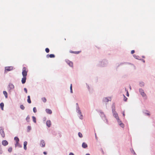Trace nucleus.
Wrapping results in <instances>:
<instances>
[{
	"mask_svg": "<svg viewBox=\"0 0 155 155\" xmlns=\"http://www.w3.org/2000/svg\"><path fill=\"white\" fill-rule=\"evenodd\" d=\"M28 71L25 67H24L22 69V75L23 77H26L27 75Z\"/></svg>",
	"mask_w": 155,
	"mask_h": 155,
	"instance_id": "f257e3e1",
	"label": "nucleus"
},
{
	"mask_svg": "<svg viewBox=\"0 0 155 155\" xmlns=\"http://www.w3.org/2000/svg\"><path fill=\"white\" fill-rule=\"evenodd\" d=\"M13 66H8L5 67V73L7 71H10L13 69Z\"/></svg>",
	"mask_w": 155,
	"mask_h": 155,
	"instance_id": "f03ea898",
	"label": "nucleus"
},
{
	"mask_svg": "<svg viewBox=\"0 0 155 155\" xmlns=\"http://www.w3.org/2000/svg\"><path fill=\"white\" fill-rule=\"evenodd\" d=\"M140 92L141 95L143 97H144L145 99H147V97L146 94L144 92L143 90L142 89H140Z\"/></svg>",
	"mask_w": 155,
	"mask_h": 155,
	"instance_id": "7ed1b4c3",
	"label": "nucleus"
},
{
	"mask_svg": "<svg viewBox=\"0 0 155 155\" xmlns=\"http://www.w3.org/2000/svg\"><path fill=\"white\" fill-rule=\"evenodd\" d=\"M8 89L9 91H10L11 90L13 89L14 88V86L12 84L10 83L8 86Z\"/></svg>",
	"mask_w": 155,
	"mask_h": 155,
	"instance_id": "20e7f679",
	"label": "nucleus"
},
{
	"mask_svg": "<svg viewBox=\"0 0 155 155\" xmlns=\"http://www.w3.org/2000/svg\"><path fill=\"white\" fill-rule=\"evenodd\" d=\"M0 133L1 135L3 137H5V134L4 131L3 129H1L0 130Z\"/></svg>",
	"mask_w": 155,
	"mask_h": 155,
	"instance_id": "39448f33",
	"label": "nucleus"
},
{
	"mask_svg": "<svg viewBox=\"0 0 155 155\" xmlns=\"http://www.w3.org/2000/svg\"><path fill=\"white\" fill-rule=\"evenodd\" d=\"M2 144L3 145L5 146L8 144V142L6 140H3L2 142Z\"/></svg>",
	"mask_w": 155,
	"mask_h": 155,
	"instance_id": "423d86ee",
	"label": "nucleus"
},
{
	"mask_svg": "<svg viewBox=\"0 0 155 155\" xmlns=\"http://www.w3.org/2000/svg\"><path fill=\"white\" fill-rule=\"evenodd\" d=\"M110 100V98L109 97H105L103 99V101L104 102H108Z\"/></svg>",
	"mask_w": 155,
	"mask_h": 155,
	"instance_id": "0eeeda50",
	"label": "nucleus"
},
{
	"mask_svg": "<svg viewBox=\"0 0 155 155\" xmlns=\"http://www.w3.org/2000/svg\"><path fill=\"white\" fill-rule=\"evenodd\" d=\"M40 145L42 147H44L45 146V143L43 140H42L41 141Z\"/></svg>",
	"mask_w": 155,
	"mask_h": 155,
	"instance_id": "6e6552de",
	"label": "nucleus"
},
{
	"mask_svg": "<svg viewBox=\"0 0 155 155\" xmlns=\"http://www.w3.org/2000/svg\"><path fill=\"white\" fill-rule=\"evenodd\" d=\"M118 122L119 125L122 127H124V124L122 123L121 121L119 119H118Z\"/></svg>",
	"mask_w": 155,
	"mask_h": 155,
	"instance_id": "1a4fd4ad",
	"label": "nucleus"
},
{
	"mask_svg": "<svg viewBox=\"0 0 155 155\" xmlns=\"http://www.w3.org/2000/svg\"><path fill=\"white\" fill-rule=\"evenodd\" d=\"M67 63L71 67H72L73 65V63L69 60L66 61Z\"/></svg>",
	"mask_w": 155,
	"mask_h": 155,
	"instance_id": "9d476101",
	"label": "nucleus"
},
{
	"mask_svg": "<svg viewBox=\"0 0 155 155\" xmlns=\"http://www.w3.org/2000/svg\"><path fill=\"white\" fill-rule=\"evenodd\" d=\"M47 57L48 58H54L55 57V55L54 54H51L50 55L48 54L47 55Z\"/></svg>",
	"mask_w": 155,
	"mask_h": 155,
	"instance_id": "9b49d317",
	"label": "nucleus"
},
{
	"mask_svg": "<svg viewBox=\"0 0 155 155\" xmlns=\"http://www.w3.org/2000/svg\"><path fill=\"white\" fill-rule=\"evenodd\" d=\"M46 111L48 114H51L52 113V111L51 110L48 109H46Z\"/></svg>",
	"mask_w": 155,
	"mask_h": 155,
	"instance_id": "f8f14e48",
	"label": "nucleus"
},
{
	"mask_svg": "<svg viewBox=\"0 0 155 155\" xmlns=\"http://www.w3.org/2000/svg\"><path fill=\"white\" fill-rule=\"evenodd\" d=\"M26 79V77H23V78H22L21 82L23 84H24L25 83Z\"/></svg>",
	"mask_w": 155,
	"mask_h": 155,
	"instance_id": "ddd939ff",
	"label": "nucleus"
},
{
	"mask_svg": "<svg viewBox=\"0 0 155 155\" xmlns=\"http://www.w3.org/2000/svg\"><path fill=\"white\" fill-rule=\"evenodd\" d=\"M46 124L47 126L48 127H50L51 126V122L49 120H48L47 121Z\"/></svg>",
	"mask_w": 155,
	"mask_h": 155,
	"instance_id": "4468645a",
	"label": "nucleus"
},
{
	"mask_svg": "<svg viewBox=\"0 0 155 155\" xmlns=\"http://www.w3.org/2000/svg\"><path fill=\"white\" fill-rule=\"evenodd\" d=\"M82 147L84 148H85L87 147V145L84 142L82 144Z\"/></svg>",
	"mask_w": 155,
	"mask_h": 155,
	"instance_id": "2eb2a0df",
	"label": "nucleus"
},
{
	"mask_svg": "<svg viewBox=\"0 0 155 155\" xmlns=\"http://www.w3.org/2000/svg\"><path fill=\"white\" fill-rule=\"evenodd\" d=\"M27 144V142L26 141H25L24 143V148L25 150H26L27 147L26 146Z\"/></svg>",
	"mask_w": 155,
	"mask_h": 155,
	"instance_id": "dca6fc26",
	"label": "nucleus"
},
{
	"mask_svg": "<svg viewBox=\"0 0 155 155\" xmlns=\"http://www.w3.org/2000/svg\"><path fill=\"white\" fill-rule=\"evenodd\" d=\"M4 107V104L3 103H1L0 104V107L2 110H3V108Z\"/></svg>",
	"mask_w": 155,
	"mask_h": 155,
	"instance_id": "f3484780",
	"label": "nucleus"
},
{
	"mask_svg": "<svg viewBox=\"0 0 155 155\" xmlns=\"http://www.w3.org/2000/svg\"><path fill=\"white\" fill-rule=\"evenodd\" d=\"M27 101L28 103L29 104H30L31 103V101L30 99V96L29 95L28 96Z\"/></svg>",
	"mask_w": 155,
	"mask_h": 155,
	"instance_id": "a211bd4d",
	"label": "nucleus"
},
{
	"mask_svg": "<svg viewBox=\"0 0 155 155\" xmlns=\"http://www.w3.org/2000/svg\"><path fill=\"white\" fill-rule=\"evenodd\" d=\"M3 93L5 96V98H7L8 97V94L6 91H3Z\"/></svg>",
	"mask_w": 155,
	"mask_h": 155,
	"instance_id": "6ab92c4d",
	"label": "nucleus"
},
{
	"mask_svg": "<svg viewBox=\"0 0 155 155\" xmlns=\"http://www.w3.org/2000/svg\"><path fill=\"white\" fill-rule=\"evenodd\" d=\"M15 147H21V146L19 143V142L16 143L15 144Z\"/></svg>",
	"mask_w": 155,
	"mask_h": 155,
	"instance_id": "aec40b11",
	"label": "nucleus"
},
{
	"mask_svg": "<svg viewBox=\"0 0 155 155\" xmlns=\"http://www.w3.org/2000/svg\"><path fill=\"white\" fill-rule=\"evenodd\" d=\"M78 111V113L80 115H81V117H80V118L81 119H82V115L81 114V110H79V109H78V110H77Z\"/></svg>",
	"mask_w": 155,
	"mask_h": 155,
	"instance_id": "412c9836",
	"label": "nucleus"
},
{
	"mask_svg": "<svg viewBox=\"0 0 155 155\" xmlns=\"http://www.w3.org/2000/svg\"><path fill=\"white\" fill-rule=\"evenodd\" d=\"M14 140L16 141V143L18 142L19 141V139L17 137H15V138H14Z\"/></svg>",
	"mask_w": 155,
	"mask_h": 155,
	"instance_id": "4be33fe9",
	"label": "nucleus"
},
{
	"mask_svg": "<svg viewBox=\"0 0 155 155\" xmlns=\"http://www.w3.org/2000/svg\"><path fill=\"white\" fill-rule=\"evenodd\" d=\"M32 120H33V122L34 123H36V120L35 117L34 116H32Z\"/></svg>",
	"mask_w": 155,
	"mask_h": 155,
	"instance_id": "5701e85b",
	"label": "nucleus"
},
{
	"mask_svg": "<svg viewBox=\"0 0 155 155\" xmlns=\"http://www.w3.org/2000/svg\"><path fill=\"white\" fill-rule=\"evenodd\" d=\"M42 100L43 101V102L44 103L46 102L47 101L46 98L45 97L42 98Z\"/></svg>",
	"mask_w": 155,
	"mask_h": 155,
	"instance_id": "b1692460",
	"label": "nucleus"
},
{
	"mask_svg": "<svg viewBox=\"0 0 155 155\" xmlns=\"http://www.w3.org/2000/svg\"><path fill=\"white\" fill-rule=\"evenodd\" d=\"M144 112L145 113V114H147V115L149 116L150 115L149 112H148V111L146 110H145Z\"/></svg>",
	"mask_w": 155,
	"mask_h": 155,
	"instance_id": "393cba45",
	"label": "nucleus"
},
{
	"mask_svg": "<svg viewBox=\"0 0 155 155\" xmlns=\"http://www.w3.org/2000/svg\"><path fill=\"white\" fill-rule=\"evenodd\" d=\"M12 147H10L8 149V151L9 152H11L12 151Z\"/></svg>",
	"mask_w": 155,
	"mask_h": 155,
	"instance_id": "a878e982",
	"label": "nucleus"
},
{
	"mask_svg": "<svg viewBox=\"0 0 155 155\" xmlns=\"http://www.w3.org/2000/svg\"><path fill=\"white\" fill-rule=\"evenodd\" d=\"M20 107L22 110H24L25 108L23 105H20Z\"/></svg>",
	"mask_w": 155,
	"mask_h": 155,
	"instance_id": "bb28decb",
	"label": "nucleus"
},
{
	"mask_svg": "<svg viewBox=\"0 0 155 155\" xmlns=\"http://www.w3.org/2000/svg\"><path fill=\"white\" fill-rule=\"evenodd\" d=\"M70 89L71 92V93H72L73 91H72V84H71V86H70Z\"/></svg>",
	"mask_w": 155,
	"mask_h": 155,
	"instance_id": "cd10ccee",
	"label": "nucleus"
},
{
	"mask_svg": "<svg viewBox=\"0 0 155 155\" xmlns=\"http://www.w3.org/2000/svg\"><path fill=\"white\" fill-rule=\"evenodd\" d=\"M26 120L27 121V122H28L29 121V120H30V117H29V116H28L26 119Z\"/></svg>",
	"mask_w": 155,
	"mask_h": 155,
	"instance_id": "c85d7f7f",
	"label": "nucleus"
},
{
	"mask_svg": "<svg viewBox=\"0 0 155 155\" xmlns=\"http://www.w3.org/2000/svg\"><path fill=\"white\" fill-rule=\"evenodd\" d=\"M78 134L79 136L80 137H83L82 134L81 133L79 132L78 133Z\"/></svg>",
	"mask_w": 155,
	"mask_h": 155,
	"instance_id": "c756f323",
	"label": "nucleus"
},
{
	"mask_svg": "<svg viewBox=\"0 0 155 155\" xmlns=\"http://www.w3.org/2000/svg\"><path fill=\"white\" fill-rule=\"evenodd\" d=\"M45 51L47 53H48L49 52V49L48 48H46L45 49Z\"/></svg>",
	"mask_w": 155,
	"mask_h": 155,
	"instance_id": "7c9ffc66",
	"label": "nucleus"
},
{
	"mask_svg": "<svg viewBox=\"0 0 155 155\" xmlns=\"http://www.w3.org/2000/svg\"><path fill=\"white\" fill-rule=\"evenodd\" d=\"M31 129V127L30 126H28L27 127V130L28 132Z\"/></svg>",
	"mask_w": 155,
	"mask_h": 155,
	"instance_id": "2f4dec72",
	"label": "nucleus"
},
{
	"mask_svg": "<svg viewBox=\"0 0 155 155\" xmlns=\"http://www.w3.org/2000/svg\"><path fill=\"white\" fill-rule=\"evenodd\" d=\"M81 52V51H74V54H78Z\"/></svg>",
	"mask_w": 155,
	"mask_h": 155,
	"instance_id": "473e14b6",
	"label": "nucleus"
},
{
	"mask_svg": "<svg viewBox=\"0 0 155 155\" xmlns=\"http://www.w3.org/2000/svg\"><path fill=\"white\" fill-rule=\"evenodd\" d=\"M124 95V101H127V97H126L124 96V95Z\"/></svg>",
	"mask_w": 155,
	"mask_h": 155,
	"instance_id": "72a5a7b5",
	"label": "nucleus"
},
{
	"mask_svg": "<svg viewBox=\"0 0 155 155\" xmlns=\"http://www.w3.org/2000/svg\"><path fill=\"white\" fill-rule=\"evenodd\" d=\"M33 110L34 113H36L37 112V109L35 107H34L33 108Z\"/></svg>",
	"mask_w": 155,
	"mask_h": 155,
	"instance_id": "f704fd0d",
	"label": "nucleus"
},
{
	"mask_svg": "<svg viewBox=\"0 0 155 155\" xmlns=\"http://www.w3.org/2000/svg\"><path fill=\"white\" fill-rule=\"evenodd\" d=\"M114 117L117 119H118V115L116 114H115L114 115Z\"/></svg>",
	"mask_w": 155,
	"mask_h": 155,
	"instance_id": "c9c22d12",
	"label": "nucleus"
},
{
	"mask_svg": "<svg viewBox=\"0 0 155 155\" xmlns=\"http://www.w3.org/2000/svg\"><path fill=\"white\" fill-rule=\"evenodd\" d=\"M24 90L25 91V92L26 93H27V90L26 88H24Z\"/></svg>",
	"mask_w": 155,
	"mask_h": 155,
	"instance_id": "e433bc0d",
	"label": "nucleus"
},
{
	"mask_svg": "<svg viewBox=\"0 0 155 155\" xmlns=\"http://www.w3.org/2000/svg\"><path fill=\"white\" fill-rule=\"evenodd\" d=\"M134 52H135L134 51V50H132V51H131V53L132 54H134Z\"/></svg>",
	"mask_w": 155,
	"mask_h": 155,
	"instance_id": "4c0bfd02",
	"label": "nucleus"
},
{
	"mask_svg": "<svg viewBox=\"0 0 155 155\" xmlns=\"http://www.w3.org/2000/svg\"><path fill=\"white\" fill-rule=\"evenodd\" d=\"M126 95L127 96H129V93H128V91H127V94H126Z\"/></svg>",
	"mask_w": 155,
	"mask_h": 155,
	"instance_id": "58836bf2",
	"label": "nucleus"
},
{
	"mask_svg": "<svg viewBox=\"0 0 155 155\" xmlns=\"http://www.w3.org/2000/svg\"><path fill=\"white\" fill-rule=\"evenodd\" d=\"M70 53H74V51H70Z\"/></svg>",
	"mask_w": 155,
	"mask_h": 155,
	"instance_id": "ea45409f",
	"label": "nucleus"
},
{
	"mask_svg": "<svg viewBox=\"0 0 155 155\" xmlns=\"http://www.w3.org/2000/svg\"><path fill=\"white\" fill-rule=\"evenodd\" d=\"M3 151L2 150H0V153L2 154V153Z\"/></svg>",
	"mask_w": 155,
	"mask_h": 155,
	"instance_id": "a19ab883",
	"label": "nucleus"
},
{
	"mask_svg": "<svg viewBox=\"0 0 155 155\" xmlns=\"http://www.w3.org/2000/svg\"><path fill=\"white\" fill-rule=\"evenodd\" d=\"M69 155H74V154L72 153H70Z\"/></svg>",
	"mask_w": 155,
	"mask_h": 155,
	"instance_id": "79ce46f5",
	"label": "nucleus"
},
{
	"mask_svg": "<svg viewBox=\"0 0 155 155\" xmlns=\"http://www.w3.org/2000/svg\"><path fill=\"white\" fill-rule=\"evenodd\" d=\"M123 116L124 117H125V114H124V111L123 113Z\"/></svg>",
	"mask_w": 155,
	"mask_h": 155,
	"instance_id": "37998d69",
	"label": "nucleus"
},
{
	"mask_svg": "<svg viewBox=\"0 0 155 155\" xmlns=\"http://www.w3.org/2000/svg\"><path fill=\"white\" fill-rule=\"evenodd\" d=\"M43 153L45 154V155H46L47 154V153L45 152H43Z\"/></svg>",
	"mask_w": 155,
	"mask_h": 155,
	"instance_id": "c03bdc74",
	"label": "nucleus"
},
{
	"mask_svg": "<svg viewBox=\"0 0 155 155\" xmlns=\"http://www.w3.org/2000/svg\"><path fill=\"white\" fill-rule=\"evenodd\" d=\"M86 155H90V154L89 153H87L86 154Z\"/></svg>",
	"mask_w": 155,
	"mask_h": 155,
	"instance_id": "a18cd8bd",
	"label": "nucleus"
},
{
	"mask_svg": "<svg viewBox=\"0 0 155 155\" xmlns=\"http://www.w3.org/2000/svg\"><path fill=\"white\" fill-rule=\"evenodd\" d=\"M134 154H135V155H136V153H135V152L134 151Z\"/></svg>",
	"mask_w": 155,
	"mask_h": 155,
	"instance_id": "49530a36",
	"label": "nucleus"
}]
</instances>
